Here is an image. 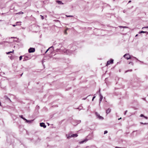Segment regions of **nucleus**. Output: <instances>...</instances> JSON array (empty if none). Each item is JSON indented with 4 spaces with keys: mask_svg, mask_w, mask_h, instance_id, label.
Listing matches in <instances>:
<instances>
[{
    "mask_svg": "<svg viewBox=\"0 0 148 148\" xmlns=\"http://www.w3.org/2000/svg\"><path fill=\"white\" fill-rule=\"evenodd\" d=\"M143 99H144V100H145V98H143Z\"/></svg>",
    "mask_w": 148,
    "mask_h": 148,
    "instance_id": "3c124183",
    "label": "nucleus"
},
{
    "mask_svg": "<svg viewBox=\"0 0 148 148\" xmlns=\"http://www.w3.org/2000/svg\"><path fill=\"white\" fill-rule=\"evenodd\" d=\"M24 13L22 11H20L18 13H16V14H23Z\"/></svg>",
    "mask_w": 148,
    "mask_h": 148,
    "instance_id": "5701e85b",
    "label": "nucleus"
},
{
    "mask_svg": "<svg viewBox=\"0 0 148 148\" xmlns=\"http://www.w3.org/2000/svg\"><path fill=\"white\" fill-rule=\"evenodd\" d=\"M22 57H23L22 56H20L19 57V60H22Z\"/></svg>",
    "mask_w": 148,
    "mask_h": 148,
    "instance_id": "c756f323",
    "label": "nucleus"
},
{
    "mask_svg": "<svg viewBox=\"0 0 148 148\" xmlns=\"http://www.w3.org/2000/svg\"><path fill=\"white\" fill-rule=\"evenodd\" d=\"M14 50H13V51H10L8 52H6V53L7 54H9L11 53H14Z\"/></svg>",
    "mask_w": 148,
    "mask_h": 148,
    "instance_id": "a211bd4d",
    "label": "nucleus"
},
{
    "mask_svg": "<svg viewBox=\"0 0 148 148\" xmlns=\"http://www.w3.org/2000/svg\"><path fill=\"white\" fill-rule=\"evenodd\" d=\"M121 119V117H120V118L118 119V120H119Z\"/></svg>",
    "mask_w": 148,
    "mask_h": 148,
    "instance_id": "a18cd8bd",
    "label": "nucleus"
},
{
    "mask_svg": "<svg viewBox=\"0 0 148 148\" xmlns=\"http://www.w3.org/2000/svg\"><path fill=\"white\" fill-rule=\"evenodd\" d=\"M134 58L136 59L137 60L139 61L142 63L144 64V62H143L140 61V60H138L137 58L136 57H134Z\"/></svg>",
    "mask_w": 148,
    "mask_h": 148,
    "instance_id": "aec40b11",
    "label": "nucleus"
},
{
    "mask_svg": "<svg viewBox=\"0 0 148 148\" xmlns=\"http://www.w3.org/2000/svg\"><path fill=\"white\" fill-rule=\"evenodd\" d=\"M87 138H88V139L86 138L84 140H83L80 141L79 142V144H83L84 143H86L88 140V139H91L92 138V135L91 134H89V135L87 137Z\"/></svg>",
    "mask_w": 148,
    "mask_h": 148,
    "instance_id": "f257e3e1",
    "label": "nucleus"
},
{
    "mask_svg": "<svg viewBox=\"0 0 148 148\" xmlns=\"http://www.w3.org/2000/svg\"><path fill=\"white\" fill-rule=\"evenodd\" d=\"M25 122L26 123H31L33 121L32 120H27V119H26L25 120Z\"/></svg>",
    "mask_w": 148,
    "mask_h": 148,
    "instance_id": "dca6fc26",
    "label": "nucleus"
},
{
    "mask_svg": "<svg viewBox=\"0 0 148 148\" xmlns=\"http://www.w3.org/2000/svg\"><path fill=\"white\" fill-rule=\"evenodd\" d=\"M81 107V105H80L79 107H78V108H77V109L79 110H82V108H80V107Z\"/></svg>",
    "mask_w": 148,
    "mask_h": 148,
    "instance_id": "a878e982",
    "label": "nucleus"
},
{
    "mask_svg": "<svg viewBox=\"0 0 148 148\" xmlns=\"http://www.w3.org/2000/svg\"><path fill=\"white\" fill-rule=\"evenodd\" d=\"M108 133V131L106 130L104 131V134H107Z\"/></svg>",
    "mask_w": 148,
    "mask_h": 148,
    "instance_id": "2f4dec72",
    "label": "nucleus"
},
{
    "mask_svg": "<svg viewBox=\"0 0 148 148\" xmlns=\"http://www.w3.org/2000/svg\"><path fill=\"white\" fill-rule=\"evenodd\" d=\"M21 22H17L16 23V24L17 25H21Z\"/></svg>",
    "mask_w": 148,
    "mask_h": 148,
    "instance_id": "412c9836",
    "label": "nucleus"
},
{
    "mask_svg": "<svg viewBox=\"0 0 148 148\" xmlns=\"http://www.w3.org/2000/svg\"><path fill=\"white\" fill-rule=\"evenodd\" d=\"M23 74V73H22V74H21V76H22Z\"/></svg>",
    "mask_w": 148,
    "mask_h": 148,
    "instance_id": "8fccbe9b",
    "label": "nucleus"
},
{
    "mask_svg": "<svg viewBox=\"0 0 148 148\" xmlns=\"http://www.w3.org/2000/svg\"><path fill=\"white\" fill-rule=\"evenodd\" d=\"M88 96H87V98L88 97Z\"/></svg>",
    "mask_w": 148,
    "mask_h": 148,
    "instance_id": "4d7b16f0",
    "label": "nucleus"
},
{
    "mask_svg": "<svg viewBox=\"0 0 148 148\" xmlns=\"http://www.w3.org/2000/svg\"><path fill=\"white\" fill-rule=\"evenodd\" d=\"M54 47L53 46H52L51 47H49L48 49L45 52V53H46L49 50V49H50V50H51V51H52V50L53 49Z\"/></svg>",
    "mask_w": 148,
    "mask_h": 148,
    "instance_id": "9b49d317",
    "label": "nucleus"
},
{
    "mask_svg": "<svg viewBox=\"0 0 148 148\" xmlns=\"http://www.w3.org/2000/svg\"><path fill=\"white\" fill-rule=\"evenodd\" d=\"M15 38L14 37H12L11 38Z\"/></svg>",
    "mask_w": 148,
    "mask_h": 148,
    "instance_id": "49530a36",
    "label": "nucleus"
},
{
    "mask_svg": "<svg viewBox=\"0 0 148 148\" xmlns=\"http://www.w3.org/2000/svg\"><path fill=\"white\" fill-rule=\"evenodd\" d=\"M140 123L142 124H144V123Z\"/></svg>",
    "mask_w": 148,
    "mask_h": 148,
    "instance_id": "603ef678",
    "label": "nucleus"
},
{
    "mask_svg": "<svg viewBox=\"0 0 148 148\" xmlns=\"http://www.w3.org/2000/svg\"><path fill=\"white\" fill-rule=\"evenodd\" d=\"M66 16L67 17H73V16L71 15H66Z\"/></svg>",
    "mask_w": 148,
    "mask_h": 148,
    "instance_id": "473e14b6",
    "label": "nucleus"
},
{
    "mask_svg": "<svg viewBox=\"0 0 148 148\" xmlns=\"http://www.w3.org/2000/svg\"><path fill=\"white\" fill-rule=\"evenodd\" d=\"M129 64H131L132 65H133L134 64L132 62H130L129 63Z\"/></svg>",
    "mask_w": 148,
    "mask_h": 148,
    "instance_id": "cd10ccee",
    "label": "nucleus"
},
{
    "mask_svg": "<svg viewBox=\"0 0 148 148\" xmlns=\"http://www.w3.org/2000/svg\"><path fill=\"white\" fill-rule=\"evenodd\" d=\"M111 111V109L110 108H108V109L106 110V112L107 114L109 113Z\"/></svg>",
    "mask_w": 148,
    "mask_h": 148,
    "instance_id": "ddd939ff",
    "label": "nucleus"
},
{
    "mask_svg": "<svg viewBox=\"0 0 148 148\" xmlns=\"http://www.w3.org/2000/svg\"><path fill=\"white\" fill-rule=\"evenodd\" d=\"M95 114L97 118H98L100 120H103V118L97 112H95Z\"/></svg>",
    "mask_w": 148,
    "mask_h": 148,
    "instance_id": "0eeeda50",
    "label": "nucleus"
},
{
    "mask_svg": "<svg viewBox=\"0 0 148 148\" xmlns=\"http://www.w3.org/2000/svg\"><path fill=\"white\" fill-rule=\"evenodd\" d=\"M73 121H74V124L77 123L75 125L74 124V125H75V126L77 125L78 124L80 123L81 122V121L80 120H73Z\"/></svg>",
    "mask_w": 148,
    "mask_h": 148,
    "instance_id": "6e6552de",
    "label": "nucleus"
},
{
    "mask_svg": "<svg viewBox=\"0 0 148 148\" xmlns=\"http://www.w3.org/2000/svg\"><path fill=\"white\" fill-rule=\"evenodd\" d=\"M119 27L120 28H121L122 27H123V28H127V27H126V26H119Z\"/></svg>",
    "mask_w": 148,
    "mask_h": 148,
    "instance_id": "bb28decb",
    "label": "nucleus"
},
{
    "mask_svg": "<svg viewBox=\"0 0 148 148\" xmlns=\"http://www.w3.org/2000/svg\"><path fill=\"white\" fill-rule=\"evenodd\" d=\"M66 136L67 137V138L69 139L72 137H77L78 136V135L77 134H69L68 136L67 134H66Z\"/></svg>",
    "mask_w": 148,
    "mask_h": 148,
    "instance_id": "7ed1b4c3",
    "label": "nucleus"
},
{
    "mask_svg": "<svg viewBox=\"0 0 148 148\" xmlns=\"http://www.w3.org/2000/svg\"><path fill=\"white\" fill-rule=\"evenodd\" d=\"M56 2L58 3L59 4H61L63 5L64 4V3H63L62 1H60L59 0H57L56 1Z\"/></svg>",
    "mask_w": 148,
    "mask_h": 148,
    "instance_id": "4468645a",
    "label": "nucleus"
},
{
    "mask_svg": "<svg viewBox=\"0 0 148 148\" xmlns=\"http://www.w3.org/2000/svg\"><path fill=\"white\" fill-rule=\"evenodd\" d=\"M127 110H126V111H125V113H124V114H125H125H126V113H127Z\"/></svg>",
    "mask_w": 148,
    "mask_h": 148,
    "instance_id": "4c0bfd02",
    "label": "nucleus"
},
{
    "mask_svg": "<svg viewBox=\"0 0 148 148\" xmlns=\"http://www.w3.org/2000/svg\"><path fill=\"white\" fill-rule=\"evenodd\" d=\"M66 49L64 48H57L56 49V51L57 52H59L60 53H65Z\"/></svg>",
    "mask_w": 148,
    "mask_h": 148,
    "instance_id": "f03ea898",
    "label": "nucleus"
},
{
    "mask_svg": "<svg viewBox=\"0 0 148 148\" xmlns=\"http://www.w3.org/2000/svg\"><path fill=\"white\" fill-rule=\"evenodd\" d=\"M5 98V99L8 100H9L10 101H11L10 98H9L7 96H5L4 97Z\"/></svg>",
    "mask_w": 148,
    "mask_h": 148,
    "instance_id": "4be33fe9",
    "label": "nucleus"
},
{
    "mask_svg": "<svg viewBox=\"0 0 148 148\" xmlns=\"http://www.w3.org/2000/svg\"><path fill=\"white\" fill-rule=\"evenodd\" d=\"M87 97L84 98L83 99V100H85L86 99Z\"/></svg>",
    "mask_w": 148,
    "mask_h": 148,
    "instance_id": "79ce46f5",
    "label": "nucleus"
},
{
    "mask_svg": "<svg viewBox=\"0 0 148 148\" xmlns=\"http://www.w3.org/2000/svg\"><path fill=\"white\" fill-rule=\"evenodd\" d=\"M25 57L23 58V61H27L31 58V57L29 54L27 55L24 56Z\"/></svg>",
    "mask_w": 148,
    "mask_h": 148,
    "instance_id": "39448f33",
    "label": "nucleus"
},
{
    "mask_svg": "<svg viewBox=\"0 0 148 148\" xmlns=\"http://www.w3.org/2000/svg\"><path fill=\"white\" fill-rule=\"evenodd\" d=\"M88 96H87V98L88 97Z\"/></svg>",
    "mask_w": 148,
    "mask_h": 148,
    "instance_id": "6e6d98bb",
    "label": "nucleus"
},
{
    "mask_svg": "<svg viewBox=\"0 0 148 148\" xmlns=\"http://www.w3.org/2000/svg\"><path fill=\"white\" fill-rule=\"evenodd\" d=\"M114 60L111 59L110 60L108 61L107 62L106 65L112 64L113 63Z\"/></svg>",
    "mask_w": 148,
    "mask_h": 148,
    "instance_id": "1a4fd4ad",
    "label": "nucleus"
},
{
    "mask_svg": "<svg viewBox=\"0 0 148 148\" xmlns=\"http://www.w3.org/2000/svg\"><path fill=\"white\" fill-rule=\"evenodd\" d=\"M40 16H41V19H42V20H43L44 19V17L43 16H42L41 15H40Z\"/></svg>",
    "mask_w": 148,
    "mask_h": 148,
    "instance_id": "7c9ffc66",
    "label": "nucleus"
},
{
    "mask_svg": "<svg viewBox=\"0 0 148 148\" xmlns=\"http://www.w3.org/2000/svg\"><path fill=\"white\" fill-rule=\"evenodd\" d=\"M147 96H148V95H147Z\"/></svg>",
    "mask_w": 148,
    "mask_h": 148,
    "instance_id": "13d9d810",
    "label": "nucleus"
},
{
    "mask_svg": "<svg viewBox=\"0 0 148 148\" xmlns=\"http://www.w3.org/2000/svg\"><path fill=\"white\" fill-rule=\"evenodd\" d=\"M19 117L22 119L24 120H25L26 119L24 117H23V116L22 115H20L19 116Z\"/></svg>",
    "mask_w": 148,
    "mask_h": 148,
    "instance_id": "6ab92c4d",
    "label": "nucleus"
},
{
    "mask_svg": "<svg viewBox=\"0 0 148 148\" xmlns=\"http://www.w3.org/2000/svg\"><path fill=\"white\" fill-rule=\"evenodd\" d=\"M138 36V34H137L136 35V36H135V37H137V36Z\"/></svg>",
    "mask_w": 148,
    "mask_h": 148,
    "instance_id": "de8ad7c7",
    "label": "nucleus"
},
{
    "mask_svg": "<svg viewBox=\"0 0 148 148\" xmlns=\"http://www.w3.org/2000/svg\"><path fill=\"white\" fill-rule=\"evenodd\" d=\"M100 91V89H99L98 92H99V96H100V99H99L100 103L101 101L102 100V99H103V97L102 96L101 94Z\"/></svg>",
    "mask_w": 148,
    "mask_h": 148,
    "instance_id": "f8f14e48",
    "label": "nucleus"
},
{
    "mask_svg": "<svg viewBox=\"0 0 148 148\" xmlns=\"http://www.w3.org/2000/svg\"><path fill=\"white\" fill-rule=\"evenodd\" d=\"M3 44V43L2 42H1V43H0V44Z\"/></svg>",
    "mask_w": 148,
    "mask_h": 148,
    "instance_id": "864d4df0",
    "label": "nucleus"
},
{
    "mask_svg": "<svg viewBox=\"0 0 148 148\" xmlns=\"http://www.w3.org/2000/svg\"><path fill=\"white\" fill-rule=\"evenodd\" d=\"M56 21L57 22H59L60 23V21L59 20H56Z\"/></svg>",
    "mask_w": 148,
    "mask_h": 148,
    "instance_id": "ea45409f",
    "label": "nucleus"
},
{
    "mask_svg": "<svg viewBox=\"0 0 148 148\" xmlns=\"http://www.w3.org/2000/svg\"><path fill=\"white\" fill-rule=\"evenodd\" d=\"M44 59H43V62L44 61Z\"/></svg>",
    "mask_w": 148,
    "mask_h": 148,
    "instance_id": "5fc2aeb1",
    "label": "nucleus"
},
{
    "mask_svg": "<svg viewBox=\"0 0 148 148\" xmlns=\"http://www.w3.org/2000/svg\"><path fill=\"white\" fill-rule=\"evenodd\" d=\"M144 117L145 119H147V117H146V116H144Z\"/></svg>",
    "mask_w": 148,
    "mask_h": 148,
    "instance_id": "37998d69",
    "label": "nucleus"
},
{
    "mask_svg": "<svg viewBox=\"0 0 148 148\" xmlns=\"http://www.w3.org/2000/svg\"><path fill=\"white\" fill-rule=\"evenodd\" d=\"M115 148H122L121 147H116Z\"/></svg>",
    "mask_w": 148,
    "mask_h": 148,
    "instance_id": "a19ab883",
    "label": "nucleus"
},
{
    "mask_svg": "<svg viewBox=\"0 0 148 148\" xmlns=\"http://www.w3.org/2000/svg\"><path fill=\"white\" fill-rule=\"evenodd\" d=\"M60 46V47H62V45L60 43L59 44V45H58V46Z\"/></svg>",
    "mask_w": 148,
    "mask_h": 148,
    "instance_id": "72a5a7b5",
    "label": "nucleus"
},
{
    "mask_svg": "<svg viewBox=\"0 0 148 148\" xmlns=\"http://www.w3.org/2000/svg\"><path fill=\"white\" fill-rule=\"evenodd\" d=\"M35 49L34 48L30 47L28 49V51L29 53H33L35 51Z\"/></svg>",
    "mask_w": 148,
    "mask_h": 148,
    "instance_id": "423d86ee",
    "label": "nucleus"
},
{
    "mask_svg": "<svg viewBox=\"0 0 148 148\" xmlns=\"http://www.w3.org/2000/svg\"><path fill=\"white\" fill-rule=\"evenodd\" d=\"M40 126L41 127H43L44 128H45L46 127V125H45V123H40Z\"/></svg>",
    "mask_w": 148,
    "mask_h": 148,
    "instance_id": "9d476101",
    "label": "nucleus"
},
{
    "mask_svg": "<svg viewBox=\"0 0 148 148\" xmlns=\"http://www.w3.org/2000/svg\"><path fill=\"white\" fill-rule=\"evenodd\" d=\"M131 2V1L130 0V1H129V2H128V3H130Z\"/></svg>",
    "mask_w": 148,
    "mask_h": 148,
    "instance_id": "c03bdc74",
    "label": "nucleus"
},
{
    "mask_svg": "<svg viewBox=\"0 0 148 148\" xmlns=\"http://www.w3.org/2000/svg\"><path fill=\"white\" fill-rule=\"evenodd\" d=\"M126 56H129V53H126V54H125L123 56V57L125 58Z\"/></svg>",
    "mask_w": 148,
    "mask_h": 148,
    "instance_id": "b1692460",
    "label": "nucleus"
},
{
    "mask_svg": "<svg viewBox=\"0 0 148 148\" xmlns=\"http://www.w3.org/2000/svg\"><path fill=\"white\" fill-rule=\"evenodd\" d=\"M125 58L127 60H129L131 58V56L129 55V56H126Z\"/></svg>",
    "mask_w": 148,
    "mask_h": 148,
    "instance_id": "f3484780",
    "label": "nucleus"
},
{
    "mask_svg": "<svg viewBox=\"0 0 148 148\" xmlns=\"http://www.w3.org/2000/svg\"><path fill=\"white\" fill-rule=\"evenodd\" d=\"M12 25L13 27H15L17 25H16V24H14V25Z\"/></svg>",
    "mask_w": 148,
    "mask_h": 148,
    "instance_id": "e433bc0d",
    "label": "nucleus"
},
{
    "mask_svg": "<svg viewBox=\"0 0 148 148\" xmlns=\"http://www.w3.org/2000/svg\"><path fill=\"white\" fill-rule=\"evenodd\" d=\"M132 71V69H130V70H127V71H126L125 72V73H126L128 72H131Z\"/></svg>",
    "mask_w": 148,
    "mask_h": 148,
    "instance_id": "393cba45",
    "label": "nucleus"
},
{
    "mask_svg": "<svg viewBox=\"0 0 148 148\" xmlns=\"http://www.w3.org/2000/svg\"><path fill=\"white\" fill-rule=\"evenodd\" d=\"M140 116L141 117H144V116L143 114H141Z\"/></svg>",
    "mask_w": 148,
    "mask_h": 148,
    "instance_id": "c9c22d12",
    "label": "nucleus"
},
{
    "mask_svg": "<svg viewBox=\"0 0 148 148\" xmlns=\"http://www.w3.org/2000/svg\"><path fill=\"white\" fill-rule=\"evenodd\" d=\"M147 124V123H144V125H146V124Z\"/></svg>",
    "mask_w": 148,
    "mask_h": 148,
    "instance_id": "09e8293b",
    "label": "nucleus"
},
{
    "mask_svg": "<svg viewBox=\"0 0 148 148\" xmlns=\"http://www.w3.org/2000/svg\"><path fill=\"white\" fill-rule=\"evenodd\" d=\"M148 28V26H146V27H143L142 28V29H143V30H144V29L145 28Z\"/></svg>",
    "mask_w": 148,
    "mask_h": 148,
    "instance_id": "c85d7f7f",
    "label": "nucleus"
},
{
    "mask_svg": "<svg viewBox=\"0 0 148 148\" xmlns=\"http://www.w3.org/2000/svg\"><path fill=\"white\" fill-rule=\"evenodd\" d=\"M147 33V34H148V32L146 31H140L138 33L139 34L140 33Z\"/></svg>",
    "mask_w": 148,
    "mask_h": 148,
    "instance_id": "2eb2a0df",
    "label": "nucleus"
},
{
    "mask_svg": "<svg viewBox=\"0 0 148 148\" xmlns=\"http://www.w3.org/2000/svg\"><path fill=\"white\" fill-rule=\"evenodd\" d=\"M126 10H123V12L124 13L126 12Z\"/></svg>",
    "mask_w": 148,
    "mask_h": 148,
    "instance_id": "58836bf2",
    "label": "nucleus"
},
{
    "mask_svg": "<svg viewBox=\"0 0 148 148\" xmlns=\"http://www.w3.org/2000/svg\"><path fill=\"white\" fill-rule=\"evenodd\" d=\"M71 50H69L66 49L65 53L67 55H70L72 53V52L73 50L74 51L76 49V48H75V49H73L72 48H71Z\"/></svg>",
    "mask_w": 148,
    "mask_h": 148,
    "instance_id": "20e7f679",
    "label": "nucleus"
},
{
    "mask_svg": "<svg viewBox=\"0 0 148 148\" xmlns=\"http://www.w3.org/2000/svg\"><path fill=\"white\" fill-rule=\"evenodd\" d=\"M95 97H96L95 96H94L93 97V98H92V101H93L94 100V99L95 98Z\"/></svg>",
    "mask_w": 148,
    "mask_h": 148,
    "instance_id": "f704fd0d",
    "label": "nucleus"
}]
</instances>
